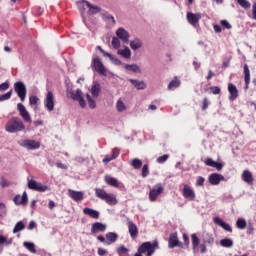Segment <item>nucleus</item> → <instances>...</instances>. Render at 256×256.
<instances>
[{
    "instance_id": "nucleus-1",
    "label": "nucleus",
    "mask_w": 256,
    "mask_h": 256,
    "mask_svg": "<svg viewBox=\"0 0 256 256\" xmlns=\"http://www.w3.org/2000/svg\"><path fill=\"white\" fill-rule=\"evenodd\" d=\"M95 194L98 199L105 201L107 205H110L112 207L119 203L115 194L107 193V191H105V189L103 188H95Z\"/></svg>"
},
{
    "instance_id": "nucleus-2",
    "label": "nucleus",
    "mask_w": 256,
    "mask_h": 256,
    "mask_svg": "<svg viewBox=\"0 0 256 256\" xmlns=\"http://www.w3.org/2000/svg\"><path fill=\"white\" fill-rule=\"evenodd\" d=\"M7 133H19L25 131V124L19 117H13L8 121L5 127Z\"/></svg>"
},
{
    "instance_id": "nucleus-3",
    "label": "nucleus",
    "mask_w": 256,
    "mask_h": 256,
    "mask_svg": "<svg viewBox=\"0 0 256 256\" xmlns=\"http://www.w3.org/2000/svg\"><path fill=\"white\" fill-rule=\"evenodd\" d=\"M67 97L69 99H72V101H77L82 109H85V107H87V103H85V98L83 97V91H81V89H77L74 92L73 88H68Z\"/></svg>"
},
{
    "instance_id": "nucleus-4",
    "label": "nucleus",
    "mask_w": 256,
    "mask_h": 256,
    "mask_svg": "<svg viewBox=\"0 0 256 256\" xmlns=\"http://www.w3.org/2000/svg\"><path fill=\"white\" fill-rule=\"evenodd\" d=\"M18 145L28 151H35V149H39V147H41V143L39 141L29 139L18 140Z\"/></svg>"
},
{
    "instance_id": "nucleus-5",
    "label": "nucleus",
    "mask_w": 256,
    "mask_h": 256,
    "mask_svg": "<svg viewBox=\"0 0 256 256\" xmlns=\"http://www.w3.org/2000/svg\"><path fill=\"white\" fill-rule=\"evenodd\" d=\"M28 189H31L32 191H38L39 193H45V191H49V186L35 180H29Z\"/></svg>"
},
{
    "instance_id": "nucleus-6",
    "label": "nucleus",
    "mask_w": 256,
    "mask_h": 256,
    "mask_svg": "<svg viewBox=\"0 0 256 256\" xmlns=\"http://www.w3.org/2000/svg\"><path fill=\"white\" fill-rule=\"evenodd\" d=\"M44 107L51 113V111H55V95L53 92L48 91L46 93V97L44 99Z\"/></svg>"
},
{
    "instance_id": "nucleus-7",
    "label": "nucleus",
    "mask_w": 256,
    "mask_h": 256,
    "mask_svg": "<svg viewBox=\"0 0 256 256\" xmlns=\"http://www.w3.org/2000/svg\"><path fill=\"white\" fill-rule=\"evenodd\" d=\"M14 90L16 91L18 97L23 102L25 101V97H27V87L23 82H16L14 84Z\"/></svg>"
},
{
    "instance_id": "nucleus-8",
    "label": "nucleus",
    "mask_w": 256,
    "mask_h": 256,
    "mask_svg": "<svg viewBox=\"0 0 256 256\" xmlns=\"http://www.w3.org/2000/svg\"><path fill=\"white\" fill-rule=\"evenodd\" d=\"M93 66L95 71H97L99 75H104V77L107 76V69H105V65H103V62H101V59H99V57L93 58Z\"/></svg>"
},
{
    "instance_id": "nucleus-9",
    "label": "nucleus",
    "mask_w": 256,
    "mask_h": 256,
    "mask_svg": "<svg viewBox=\"0 0 256 256\" xmlns=\"http://www.w3.org/2000/svg\"><path fill=\"white\" fill-rule=\"evenodd\" d=\"M86 7L88 8V14L90 15H97V13H101V8L99 6L92 5L86 0H82L81 2H78L79 7Z\"/></svg>"
},
{
    "instance_id": "nucleus-10",
    "label": "nucleus",
    "mask_w": 256,
    "mask_h": 256,
    "mask_svg": "<svg viewBox=\"0 0 256 256\" xmlns=\"http://www.w3.org/2000/svg\"><path fill=\"white\" fill-rule=\"evenodd\" d=\"M68 195L73 201H76V203H81V201L85 199V192L83 191L68 189Z\"/></svg>"
},
{
    "instance_id": "nucleus-11",
    "label": "nucleus",
    "mask_w": 256,
    "mask_h": 256,
    "mask_svg": "<svg viewBox=\"0 0 256 256\" xmlns=\"http://www.w3.org/2000/svg\"><path fill=\"white\" fill-rule=\"evenodd\" d=\"M17 110L20 113V117L26 121V123H31V114H29V111H27V108L21 103L17 104Z\"/></svg>"
},
{
    "instance_id": "nucleus-12",
    "label": "nucleus",
    "mask_w": 256,
    "mask_h": 256,
    "mask_svg": "<svg viewBox=\"0 0 256 256\" xmlns=\"http://www.w3.org/2000/svg\"><path fill=\"white\" fill-rule=\"evenodd\" d=\"M116 37L123 43H127L131 37V34H129L125 28L120 27L116 30Z\"/></svg>"
},
{
    "instance_id": "nucleus-13",
    "label": "nucleus",
    "mask_w": 256,
    "mask_h": 256,
    "mask_svg": "<svg viewBox=\"0 0 256 256\" xmlns=\"http://www.w3.org/2000/svg\"><path fill=\"white\" fill-rule=\"evenodd\" d=\"M164 188L161 184L156 185L152 190H150L149 193V200L150 201H156L157 200V196L161 195V193H163Z\"/></svg>"
},
{
    "instance_id": "nucleus-14",
    "label": "nucleus",
    "mask_w": 256,
    "mask_h": 256,
    "mask_svg": "<svg viewBox=\"0 0 256 256\" xmlns=\"http://www.w3.org/2000/svg\"><path fill=\"white\" fill-rule=\"evenodd\" d=\"M128 231L132 239H137V235H139V229L137 228V224L127 219Z\"/></svg>"
},
{
    "instance_id": "nucleus-15",
    "label": "nucleus",
    "mask_w": 256,
    "mask_h": 256,
    "mask_svg": "<svg viewBox=\"0 0 256 256\" xmlns=\"http://www.w3.org/2000/svg\"><path fill=\"white\" fill-rule=\"evenodd\" d=\"M139 253H147L146 256H152L153 255V246L151 245V242H144L141 244V246L138 248Z\"/></svg>"
},
{
    "instance_id": "nucleus-16",
    "label": "nucleus",
    "mask_w": 256,
    "mask_h": 256,
    "mask_svg": "<svg viewBox=\"0 0 256 256\" xmlns=\"http://www.w3.org/2000/svg\"><path fill=\"white\" fill-rule=\"evenodd\" d=\"M201 13H192V12H188L187 13V21L188 23H190V25H193V27H195V25H197V23H199V21H201Z\"/></svg>"
},
{
    "instance_id": "nucleus-17",
    "label": "nucleus",
    "mask_w": 256,
    "mask_h": 256,
    "mask_svg": "<svg viewBox=\"0 0 256 256\" xmlns=\"http://www.w3.org/2000/svg\"><path fill=\"white\" fill-rule=\"evenodd\" d=\"M182 195L185 199H188L189 201L195 200V191L191 189V186L184 185Z\"/></svg>"
},
{
    "instance_id": "nucleus-18",
    "label": "nucleus",
    "mask_w": 256,
    "mask_h": 256,
    "mask_svg": "<svg viewBox=\"0 0 256 256\" xmlns=\"http://www.w3.org/2000/svg\"><path fill=\"white\" fill-rule=\"evenodd\" d=\"M213 221H214L215 225H218L219 227H222V229H224V231H228V233H233V228H231V225L227 224L221 218L214 217Z\"/></svg>"
},
{
    "instance_id": "nucleus-19",
    "label": "nucleus",
    "mask_w": 256,
    "mask_h": 256,
    "mask_svg": "<svg viewBox=\"0 0 256 256\" xmlns=\"http://www.w3.org/2000/svg\"><path fill=\"white\" fill-rule=\"evenodd\" d=\"M210 185H219L221 181H225V177L221 174H211L208 178Z\"/></svg>"
},
{
    "instance_id": "nucleus-20",
    "label": "nucleus",
    "mask_w": 256,
    "mask_h": 256,
    "mask_svg": "<svg viewBox=\"0 0 256 256\" xmlns=\"http://www.w3.org/2000/svg\"><path fill=\"white\" fill-rule=\"evenodd\" d=\"M129 82L138 91H143V90L147 89V83H145V81H143V80L129 79Z\"/></svg>"
},
{
    "instance_id": "nucleus-21",
    "label": "nucleus",
    "mask_w": 256,
    "mask_h": 256,
    "mask_svg": "<svg viewBox=\"0 0 256 256\" xmlns=\"http://www.w3.org/2000/svg\"><path fill=\"white\" fill-rule=\"evenodd\" d=\"M181 243H179V238L177 237V233H172L168 240L169 249H175V247H179Z\"/></svg>"
},
{
    "instance_id": "nucleus-22",
    "label": "nucleus",
    "mask_w": 256,
    "mask_h": 256,
    "mask_svg": "<svg viewBox=\"0 0 256 256\" xmlns=\"http://www.w3.org/2000/svg\"><path fill=\"white\" fill-rule=\"evenodd\" d=\"M228 91L230 93L229 99L230 101H235L237 97H239V90H237V86L234 84L229 83L228 84Z\"/></svg>"
},
{
    "instance_id": "nucleus-23",
    "label": "nucleus",
    "mask_w": 256,
    "mask_h": 256,
    "mask_svg": "<svg viewBox=\"0 0 256 256\" xmlns=\"http://www.w3.org/2000/svg\"><path fill=\"white\" fill-rule=\"evenodd\" d=\"M107 229V225L96 222L92 225L91 233H103Z\"/></svg>"
},
{
    "instance_id": "nucleus-24",
    "label": "nucleus",
    "mask_w": 256,
    "mask_h": 256,
    "mask_svg": "<svg viewBox=\"0 0 256 256\" xmlns=\"http://www.w3.org/2000/svg\"><path fill=\"white\" fill-rule=\"evenodd\" d=\"M244 81V89L247 90L249 89V83H251V72L249 71V66L247 64L244 65Z\"/></svg>"
},
{
    "instance_id": "nucleus-25",
    "label": "nucleus",
    "mask_w": 256,
    "mask_h": 256,
    "mask_svg": "<svg viewBox=\"0 0 256 256\" xmlns=\"http://www.w3.org/2000/svg\"><path fill=\"white\" fill-rule=\"evenodd\" d=\"M27 192H23L22 196L21 195H16L14 197V203L16 205H27Z\"/></svg>"
},
{
    "instance_id": "nucleus-26",
    "label": "nucleus",
    "mask_w": 256,
    "mask_h": 256,
    "mask_svg": "<svg viewBox=\"0 0 256 256\" xmlns=\"http://www.w3.org/2000/svg\"><path fill=\"white\" fill-rule=\"evenodd\" d=\"M117 53L124 59H131V49L128 46H124L122 49H118Z\"/></svg>"
},
{
    "instance_id": "nucleus-27",
    "label": "nucleus",
    "mask_w": 256,
    "mask_h": 256,
    "mask_svg": "<svg viewBox=\"0 0 256 256\" xmlns=\"http://www.w3.org/2000/svg\"><path fill=\"white\" fill-rule=\"evenodd\" d=\"M84 215H88V217H92V219H99V211L92 208H84Z\"/></svg>"
},
{
    "instance_id": "nucleus-28",
    "label": "nucleus",
    "mask_w": 256,
    "mask_h": 256,
    "mask_svg": "<svg viewBox=\"0 0 256 256\" xmlns=\"http://www.w3.org/2000/svg\"><path fill=\"white\" fill-rule=\"evenodd\" d=\"M130 47L133 51H137L143 47V42L139 38H135L134 40L130 41Z\"/></svg>"
},
{
    "instance_id": "nucleus-29",
    "label": "nucleus",
    "mask_w": 256,
    "mask_h": 256,
    "mask_svg": "<svg viewBox=\"0 0 256 256\" xmlns=\"http://www.w3.org/2000/svg\"><path fill=\"white\" fill-rule=\"evenodd\" d=\"M205 163L208 167H214L217 171H221V169H223V164L215 162L211 158L206 159Z\"/></svg>"
},
{
    "instance_id": "nucleus-30",
    "label": "nucleus",
    "mask_w": 256,
    "mask_h": 256,
    "mask_svg": "<svg viewBox=\"0 0 256 256\" xmlns=\"http://www.w3.org/2000/svg\"><path fill=\"white\" fill-rule=\"evenodd\" d=\"M242 179L245 181V183H248L249 185L253 184V174L249 170H245L242 173Z\"/></svg>"
},
{
    "instance_id": "nucleus-31",
    "label": "nucleus",
    "mask_w": 256,
    "mask_h": 256,
    "mask_svg": "<svg viewBox=\"0 0 256 256\" xmlns=\"http://www.w3.org/2000/svg\"><path fill=\"white\" fill-rule=\"evenodd\" d=\"M104 180L105 183H107V185H110L111 187H119V180L113 178L112 176L106 175Z\"/></svg>"
},
{
    "instance_id": "nucleus-32",
    "label": "nucleus",
    "mask_w": 256,
    "mask_h": 256,
    "mask_svg": "<svg viewBox=\"0 0 256 256\" xmlns=\"http://www.w3.org/2000/svg\"><path fill=\"white\" fill-rule=\"evenodd\" d=\"M99 93H101V84H99V82H95L91 88L92 97H99Z\"/></svg>"
},
{
    "instance_id": "nucleus-33",
    "label": "nucleus",
    "mask_w": 256,
    "mask_h": 256,
    "mask_svg": "<svg viewBox=\"0 0 256 256\" xmlns=\"http://www.w3.org/2000/svg\"><path fill=\"white\" fill-rule=\"evenodd\" d=\"M117 233L115 232H109L106 234V245H111L117 241Z\"/></svg>"
},
{
    "instance_id": "nucleus-34",
    "label": "nucleus",
    "mask_w": 256,
    "mask_h": 256,
    "mask_svg": "<svg viewBox=\"0 0 256 256\" xmlns=\"http://www.w3.org/2000/svg\"><path fill=\"white\" fill-rule=\"evenodd\" d=\"M126 71H132V73H141V68L137 64H126Z\"/></svg>"
},
{
    "instance_id": "nucleus-35",
    "label": "nucleus",
    "mask_w": 256,
    "mask_h": 256,
    "mask_svg": "<svg viewBox=\"0 0 256 256\" xmlns=\"http://www.w3.org/2000/svg\"><path fill=\"white\" fill-rule=\"evenodd\" d=\"M40 99L37 96H30L29 97V104L31 107L34 108V110H37V107H39Z\"/></svg>"
},
{
    "instance_id": "nucleus-36",
    "label": "nucleus",
    "mask_w": 256,
    "mask_h": 256,
    "mask_svg": "<svg viewBox=\"0 0 256 256\" xmlns=\"http://www.w3.org/2000/svg\"><path fill=\"white\" fill-rule=\"evenodd\" d=\"M104 57H108L109 60L111 61V63H113V65H121V60L117 59L115 56H113L111 53L109 52H103Z\"/></svg>"
},
{
    "instance_id": "nucleus-37",
    "label": "nucleus",
    "mask_w": 256,
    "mask_h": 256,
    "mask_svg": "<svg viewBox=\"0 0 256 256\" xmlns=\"http://www.w3.org/2000/svg\"><path fill=\"white\" fill-rule=\"evenodd\" d=\"M221 247H226L227 249H231L233 247V240L231 238H224L220 240Z\"/></svg>"
},
{
    "instance_id": "nucleus-38",
    "label": "nucleus",
    "mask_w": 256,
    "mask_h": 256,
    "mask_svg": "<svg viewBox=\"0 0 256 256\" xmlns=\"http://www.w3.org/2000/svg\"><path fill=\"white\" fill-rule=\"evenodd\" d=\"M181 85V81H179L177 78H175L174 80H172L169 85H168V89L170 91H173V89H177V87H179Z\"/></svg>"
},
{
    "instance_id": "nucleus-39",
    "label": "nucleus",
    "mask_w": 256,
    "mask_h": 256,
    "mask_svg": "<svg viewBox=\"0 0 256 256\" xmlns=\"http://www.w3.org/2000/svg\"><path fill=\"white\" fill-rule=\"evenodd\" d=\"M116 109L119 111V113H123V111L127 110V107H125V103H123V100L119 99L116 103Z\"/></svg>"
},
{
    "instance_id": "nucleus-40",
    "label": "nucleus",
    "mask_w": 256,
    "mask_h": 256,
    "mask_svg": "<svg viewBox=\"0 0 256 256\" xmlns=\"http://www.w3.org/2000/svg\"><path fill=\"white\" fill-rule=\"evenodd\" d=\"M24 247L30 251V253H37L35 249V244L33 242H24Z\"/></svg>"
},
{
    "instance_id": "nucleus-41",
    "label": "nucleus",
    "mask_w": 256,
    "mask_h": 256,
    "mask_svg": "<svg viewBox=\"0 0 256 256\" xmlns=\"http://www.w3.org/2000/svg\"><path fill=\"white\" fill-rule=\"evenodd\" d=\"M237 3L242 9H251V2L247 0H237Z\"/></svg>"
},
{
    "instance_id": "nucleus-42",
    "label": "nucleus",
    "mask_w": 256,
    "mask_h": 256,
    "mask_svg": "<svg viewBox=\"0 0 256 256\" xmlns=\"http://www.w3.org/2000/svg\"><path fill=\"white\" fill-rule=\"evenodd\" d=\"M116 251L119 256H127L129 253V250L123 245L119 246Z\"/></svg>"
},
{
    "instance_id": "nucleus-43",
    "label": "nucleus",
    "mask_w": 256,
    "mask_h": 256,
    "mask_svg": "<svg viewBox=\"0 0 256 256\" xmlns=\"http://www.w3.org/2000/svg\"><path fill=\"white\" fill-rule=\"evenodd\" d=\"M23 229H25V224L23 223V221H19L16 223L13 229V233H19V231H23Z\"/></svg>"
},
{
    "instance_id": "nucleus-44",
    "label": "nucleus",
    "mask_w": 256,
    "mask_h": 256,
    "mask_svg": "<svg viewBox=\"0 0 256 256\" xmlns=\"http://www.w3.org/2000/svg\"><path fill=\"white\" fill-rule=\"evenodd\" d=\"M86 99L88 101V105H89L90 109H95V107H97V103L95 102V100H93L91 95L86 94Z\"/></svg>"
},
{
    "instance_id": "nucleus-45",
    "label": "nucleus",
    "mask_w": 256,
    "mask_h": 256,
    "mask_svg": "<svg viewBox=\"0 0 256 256\" xmlns=\"http://www.w3.org/2000/svg\"><path fill=\"white\" fill-rule=\"evenodd\" d=\"M143 165V161H141L139 158H135L132 160V166L134 169H141V166Z\"/></svg>"
},
{
    "instance_id": "nucleus-46",
    "label": "nucleus",
    "mask_w": 256,
    "mask_h": 256,
    "mask_svg": "<svg viewBox=\"0 0 256 256\" xmlns=\"http://www.w3.org/2000/svg\"><path fill=\"white\" fill-rule=\"evenodd\" d=\"M112 47L114 49H119V47H121V39L117 36L112 38Z\"/></svg>"
},
{
    "instance_id": "nucleus-47",
    "label": "nucleus",
    "mask_w": 256,
    "mask_h": 256,
    "mask_svg": "<svg viewBox=\"0 0 256 256\" xmlns=\"http://www.w3.org/2000/svg\"><path fill=\"white\" fill-rule=\"evenodd\" d=\"M238 229H245L247 227V221L243 218H239L236 222Z\"/></svg>"
},
{
    "instance_id": "nucleus-48",
    "label": "nucleus",
    "mask_w": 256,
    "mask_h": 256,
    "mask_svg": "<svg viewBox=\"0 0 256 256\" xmlns=\"http://www.w3.org/2000/svg\"><path fill=\"white\" fill-rule=\"evenodd\" d=\"M191 237L193 249H197V247H199V237H197V234H192Z\"/></svg>"
},
{
    "instance_id": "nucleus-49",
    "label": "nucleus",
    "mask_w": 256,
    "mask_h": 256,
    "mask_svg": "<svg viewBox=\"0 0 256 256\" xmlns=\"http://www.w3.org/2000/svg\"><path fill=\"white\" fill-rule=\"evenodd\" d=\"M13 94V90H10L9 92H7L6 94H3L0 96V102L1 101H9V99H11V95Z\"/></svg>"
},
{
    "instance_id": "nucleus-50",
    "label": "nucleus",
    "mask_w": 256,
    "mask_h": 256,
    "mask_svg": "<svg viewBox=\"0 0 256 256\" xmlns=\"http://www.w3.org/2000/svg\"><path fill=\"white\" fill-rule=\"evenodd\" d=\"M7 215V206H5V203L0 202V217H5Z\"/></svg>"
},
{
    "instance_id": "nucleus-51",
    "label": "nucleus",
    "mask_w": 256,
    "mask_h": 256,
    "mask_svg": "<svg viewBox=\"0 0 256 256\" xmlns=\"http://www.w3.org/2000/svg\"><path fill=\"white\" fill-rule=\"evenodd\" d=\"M204 243L207 245H213V243H215V238H213V235L207 234Z\"/></svg>"
},
{
    "instance_id": "nucleus-52",
    "label": "nucleus",
    "mask_w": 256,
    "mask_h": 256,
    "mask_svg": "<svg viewBox=\"0 0 256 256\" xmlns=\"http://www.w3.org/2000/svg\"><path fill=\"white\" fill-rule=\"evenodd\" d=\"M210 90L213 95H219V93H221V88H219V86H212L210 87Z\"/></svg>"
},
{
    "instance_id": "nucleus-53",
    "label": "nucleus",
    "mask_w": 256,
    "mask_h": 256,
    "mask_svg": "<svg viewBox=\"0 0 256 256\" xmlns=\"http://www.w3.org/2000/svg\"><path fill=\"white\" fill-rule=\"evenodd\" d=\"M149 175V166L146 164L142 168V177H147Z\"/></svg>"
},
{
    "instance_id": "nucleus-54",
    "label": "nucleus",
    "mask_w": 256,
    "mask_h": 256,
    "mask_svg": "<svg viewBox=\"0 0 256 256\" xmlns=\"http://www.w3.org/2000/svg\"><path fill=\"white\" fill-rule=\"evenodd\" d=\"M169 159V155L164 154L163 156H160L157 158V163H165Z\"/></svg>"
},
{
    "instance_id": "nucleus-55",
    "label": "nucleus",
    "mask_w": 256,
    "mask_h": 256,
    "mask_svg": "<svg viewBox=\"0 0 256 256\" xmlns=\"http://www.w3.org/2000/svg\"><path fill=\"white\" fill-rule=\"evenodd\" d=\"M204 183H205V178H203L202 176L197 178L196 185L198 187H203Z\"/></svg>"
},
{
    "instance_id": "nucleus-56",
    "label": "nucleus",
    "mask_w": 256,
    "mask_h": 256,
    "mask_svg": "<svg viewBox=\"0 0 256 256\" xmlns=\"http://www.w3.org/2000/svg\"><path fill=\"white\" fill-rule=\"evenodd\" d=\"M220 25H222V27H225V29H231L232 27L227 20H221Z\"/></svg>"
},
{
    "instance_id": "nucleus-57",
    "label": "nucleus",
    "mask_w": 256,
    "mask_h": 256,
    "mask_svg": "<svg viewBox=\"0 0 256 256\" xmlns=\"http://www.w3.org/2000/svg\"><path fill=\"white\" fill-rule=\"evenodd\" d=\"M7 89H9V83L4 82L0 84V91H7Z\"/></svg>"
},
{
    "instance_id": "nucleus-58",
    "label": "nucleus",
    "mask_w": 256,
    "mask_h": 256,
    "mask_svg": "<svg viewBox=\"0 0 256 256\" xmlns=\"http://www.w3.org/2000/svg\"><path fill=\"white\" fill-rule=\"evenodd\" d=\"M113 159H115V158H113V156L107 155V156H105V158L103 159V163H110V161H113Z\"/></svg>"
},
{
    "instance_id": "nucleus-59",
    "label": "nucleus",
    "mask_w": 256,
    "mask_h": 256,
    "mask_svg": "<svg viewBox=\"0 0 256 256\" xmlns=\"http://www.w3.org/2000/svg\"><path fill=\"white\" fill-rule=\"evenodd\" d=\"M117 157H119V149L115 148L113 150L112 159H117Z\"/></svg>"
},
{
    "instance_id": "nucleus-60",
    "label": "nucleus",
    "mask_w": 256,
    "mask_h": 256,
    "mask_svg": "<svg viewBox=\"0 0 256 256\" xmlns=\"http://www.w3.org/2000/svg\"><path fill=\"white\" fill-rule=\"evenodd\" d=\"M252 18L256 21V2L253 4L252 7Z\"/></svg>"
},
{
    "instance_id": "nucleus-61",
    "label": "nucleus",
    "mask_w": 256,
    "mask_h": 256,
    "mask_svg": "<svg viewBox=\"0 0 256 256\" xmlns=\"http://www.w3.org/2000/svg\"><path fill=\"white\" fill-rule=\"evenodd\" d=\"M98 255H100V256L107 255V250H105L103 248H98Z\"/></svg>"
},
{
    "instance_id": "nucleus-62",
    "label": "nucleus",
    "mask_w": 256,
    "mask_h": 256,
    "mask_svg": "<svg viewBox=\"0 0 256 256\" xmlns=\"http://www.w3.org/2000/svg\"><path fill=\"white\" fill-rule=\"evenodd\" d=\"M35 227H37V223H35V221H31L29 223L28 229L31 231V230L35 229Z\"/></svg>"
},
{
    "instance_id": "nucleus-63",
    "label": "nucleus",
    "mask_w": 256,
    "mask_h": 256,
    "mask_svg": "<svg viewBox=\"0 0 256 256\" xmlns=\"http://www.w3.org/2000/svg\"><path fill=\"white\" fill-rule=\"evenodd\" d=\"M106 19H108V21H112L113 25H115V17H113V15L107 14Z\"/></svg>"
},
{
    "instance_id": "nucleus-64",
    "label": "nucleus",
    "mask_w": 256,
    "mask_h": 256,
    "mask_svg": "<svg viewBox=\"0 0 256 256\" xmlns=\"http://www.w3.org/2000/svg\"><path fill=\"white\" fill-rule=\"evenodd\" d=\"M2 187H9V185H11V183L5 179L2 180L1 182Z\"/></svg>"
}]
</instances>
